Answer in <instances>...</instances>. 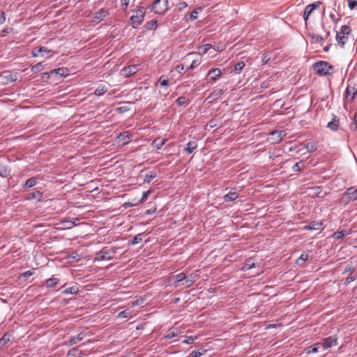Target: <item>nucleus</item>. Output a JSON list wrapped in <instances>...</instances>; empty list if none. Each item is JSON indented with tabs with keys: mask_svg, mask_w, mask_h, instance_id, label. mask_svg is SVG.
I'll return each mask as SVG.
<instances>
[{
	"mask_svg": "<svg viewBox=\"0 0 357 357\" xmlns=\"http://www.w3.org/2000/svg\"><path fill=\"white\" fill-rule=\"evenodd\" d=\"M107 91V87L105 85H100L97 87V89L94 91V94L100 96L103 95L105 92Z\"/></svg>",
	"mask_w": 357,
	"mask_h": 357,
	"instance_id": "7c9ffc66",
	"label": "nucleus"
},
{
	"mask_svg": "<svg viewBox=\"0 0 357 357\" xmlns=\"http://www.w3.org/2000/svg\"><path fill=\"white\" fill-rule=\"evenodd\" d=\"M61 224L64 227L65 229L73 228V225L71 223V220H64L61 222Z\"/></svg>",
	"mask_w": 357,
	"mask_h": 357,
	"instance_id": "3c124183",
	"label": "nucleus"
},
{
	"mask_svg": "<svg viewBox=\"0 0 357 357\" xmlns=\"http://www.w3.org/2000/svg\"><path fill=\"white\" fill-rule=\"evenodd\" d=\"M59 282V280L56 278H51L45 280L44 284L47 288H52L55 287Z\"/></svg>",
	"mask_w": 357,
	"mask_h": 357,
	"instance_id": "5701e85b",
	"label": "nucleus"
},
{
	"mask_svg": "<svg viewBox=\"0 0 357 357\" xmlns=\"http://www.w3.org/2000/svg\"><path fill=\"white\" fill-rule=\"evenodd\" d=\"M155 178V174L149 173L146 174L144 176V181L146 183L151 182Z\"/></svg>",
	"mask_w": 357,
	"mask_h": 357,
	"instance_id": "de8ad7c7",
	"label": "nucleus"
},
{
	"mask_svg": "<svg viewBox=\"0 0 357 357\" xmlns=\"http://www.w3.org/2000/svg\"><path fill=\"white\" fill-rule=\"evenodd\" d=\"M354 268L351 266H347L343 271V273H350V274L354 273Z\"/></svg>",
	"mask_w": 357,
	"mask_h": 357,
	"instance_id": "052dcab7",
	"label": "nucleus"
},
{
	"mask_svg": "<svg viewBox=\"0 0 357 357\" xmlns=\"http://www.w3.org/2000/svg\"><path fill=\"white\" fill-rule=\"evenodd\" d=\"M33 275V273L31 271H27L24 273H23L22 276L25 279H27L29 277Z\"/></svg>",
	"mask_w": 357,
	"mask_h": 357,
	"instance_id": "338daca9",
	"label": "nucleus"
},
{
	"mask_svg": "<svg viewBox=\"0 0 357 357\" xmlns=\"http://www.w3.org/2000/svg\"><path fill=\"white\" fill-rule=\"evenodd\" d=\"M321 347V345H317V343L312 346L310 350L307 351L308 354L317 353L319 349Z\"/></svg>",
	"mask_w": 357,
	"mask_h": 357,
	"instance_id": "5fc2aeb1",
	"label": "nucleus"
},
{
	"mask_svg": "<svg viewBox=\"0 0 357 357\" xmlns=\"http://www.w3.org/2000/svg\"><path fill=\"white\" fill-rule=\"evenodd\" d=\"M132 137V135L130 132L125 131L118 135V139L123 142V144H126L131 140Z\"/></svg>",
	"mask_w": 357,
	"mask_h": 357,
	"instance_id": "4468645a",
	"label": "nucleus"
},
{
	"mask_svg": "<svg viewBox=\"0 0 357 357\" xmlns=\"http://www.w3.org/2000/svg\"><path fill=\"white\" fill-rule=\"evenodd\" d=\"M212 47V45L206 44L199 47V51L201 54H205Z\"/></svg>",
	"mask_w": 357,
	"mask_h": 357,
	"instance_id": "37998d69",
	"label": "nucleus"
},
{
	"mask_svg": "<svg viewBox=\"0 0 357 357\" xmlns=\"http://www.w3.org/2000/svg\"><path fill=\"white\" fill-rule=\"evenodd\" d=\"M321 192V188L320 186L312 187L310 189L309 195L311 197H318Z\"/></svg>",
	"mask_w": 357,
	"mask_h": 357,
	"instance_id": "c756f323",
	"label": "nucleus"
},
{
	"mask_svg": "<svg viewBox=\"0 0 357 357\" xmlns=\"http://www.w3.org/2000/svg\"><path fill=\"white\" fill-rule=\"evenodd\" d=\"M119 318H130V313L128 310H123L119 312L118 314Z\"/></svg>",
	"mask_w": 357,
	"mask_h": 357,
	"instance_id": "603ef678",
	"label": "nucleus"
},
{
	"mask_svg": "<svg viewBox=\"0 0 357 357\" xmlns=\"http://www.w3.org/2000/svg\"><path fill=\"white\" fill-rule=\"evenodd\" d=\"M130 108L127 105L121 106L115 109V111L119 114H123L125 112H128Z\"/></svg>",
	"mask_w": 357,
	"mask_h": 357,
	"instance_id": "c03bdc74",
	"label": "nucleus"
},
{
	"mask_svg": "<svg viewBox=\"0 0 357 357\" xmlns=\"http://www.w3.org/2000/svg\"><path fill=\"white\" fill-rule=\"evenodd\" d=\"M165 140L163 139H156L153 141V145L154 147L157 148L158 149H160L162 146L165 144Z\"/></svg>",
	"mask_w": 357,
	"mask_h": 357,
	"instance_id": "e433bc0d",
	"label": "nucleus"
},
{
	"mask_svg": "<svg viewBox=\"0 0 357 357\" xmlns=\"http://www.w3.org/2000/svg\"><path fill=\"white\" fill-rule=\"evenodd\" d=\"M144 14L145 12L143 8L135 11V15H132L130 17L131 24L133 28H137L142 23L144 18Z\"/></svg>",
	"mask_w": 357,
	"mask_h": 357,
	"instance_id": "20e7f679",
	"label": "nucleus"
},
{
	"mask_svg": "<svg viewBox=\"0 0 357 357\" xmlns=\"http://www.w3.org/2000/svg\"><path fill=\"white\" fill-rule=\"evenodd\" d=\"M175 102L178 106L184 107H187L190 103L189 100L185 96L178 97Z\"/></svg>",
	"mask_w": 357,
	"mask_h": 357,
	"instance_id": "393cba45",
	"label": "nucleus"
},
{
	"mask_svg": "<svg viewBox=\"0 0 357 357\" xmlns=\"http://www.w3.org/2000/svg\"><path fill=\"white\" fill-rule=\"evenodd\" d=\"M169 0H155L151 6V10L156 14H164L168 9Z\"/></svg>",
	"mask_w": 357,
	"mask_h": 357,
	"instance_id": "f03ea898",
	"label": "nucleus"
},
{
	"mask_svg": "<svg viewBox=\"0 0 357 357\" xmlns=\"http://www.w3.org/2000/svg\"><path fill=\"white\" fill-rule=\"evenodd\" d=\"M322 228V223L320 222H312L308 225L305 227L307 230H319Z\"/></svg>",
	"mask_w": 357,
	"mask_h": 357,
	"instance_id": "412c9836",
	"label": "nucleus"
},
{
	"mask_svg": "<svg viewBox=\"0 0 357 357\" xmlns=\"http://www.w3.org/2000/svg\"><path fill=\"white\" fill-rule=\"evenodd\" d=\"M158 82L161 86H164L165 88H168L169 85V79L165 76H161L158 80Z\"/></svg>",
	"mask_w": 357,
	"mask_h": 357,
	"instance_id": "c9c22d12",
	"label": "nucleus"
},
{
	"mask_svg": "<svg viewBox=\"0 0 357 357\" xmlns=\"http://www.w3.org/2000/svg\"><path fill=\"white\" fill-rule=\"evenodd\" d=\"M308 36L310 37L312 43H319L324 40L322 36L313 33H309Z\"/></svg>",
	"mask_w": 357,
	"mask_h": 357,
	"instance_id": "f704fd0d",
	"label": "nucleus"
},
{
	"mask_svg": "<svg viewBox=\"0 0 357 357\" xmlns=\"http://www.w3.org/2000/svg\"><path fill=\"white\" fill-rule=\"evenodd\" d=\"M321 5L320 1H315L311 4L307 5L304 10V15L310 16L314 10L318 8Z\"/></svg>",
	"mask_w": 357,
	"mask_h": 357,
	"instance_id": "ddd939ff",
	"label": "nucleus"
},
{
	"mask_svg": "<svg viewBox=\"0 0 357 357\" xmlns=\"http://www.w3.org/2000/svg\"><path fill=\"white\" fill-rule=\"evenodd\" d=\"M38 176H33L28 178L23 185V188L28 189L35 186L38 183Z\"/></svg>",
	"mask_w": 357,
	"mask_h": 357,
	"instance_id": "dca6fc26",
	"label": "nucleus"
},
{
	"mask_svg": "<svg viewBox=\"0 0 357 357\" xmlns=\"http://www.w3.org/2000/svg\"><path fill=\"white\" fill-rule=\"evenodd\" d=\"M206 350H204L203 351H193L190 353V357H200Z\"/></svg>",
	"mask_w": 357,
	"mask_h": 357,
	"instance_id": "6e6d98bb",
	"label": "nucleus"
},
{
	"mask_svg": "<svg viewBox=\"0 0 357 357\" xmlns=\"http://www.w3.org/2000/svg\"><path fill=\"white\" fill-rule=\"evenodd\" d=\"M39 50L41 52V56H44L45 54L49 53L51 51L45 47H39Z\"/></svg>",
	"mask_w": 357,
	"mask_h": 357,
	"instance_id": "e2e57ef3",
	"label": "nucleus"
},
{
	"mask_svg": "<svg viewBox=\"0 0 357 357\" xmlns=\"http://www.w3.org/2000/svg\"><path fill=\"white\" fill-rule=\"evenodd\" d=\"M245 66V64L243 61L238 62L234 65V68L231 72H233L236 74H239L241 72V70L243 69Z\"/></svg>",
	"mask_w": 357,
	"mask_h": 357,
	"instance_id": "bb28decb",
	"label": "nucleus"
},
{
	"mask_svg": "<svg viewBox=\"0 0 357 357\" xmlns=\"http://www.w3.org/2000/svg\"><path fill=\"white\" fill-rule=\"evenodd\" d=\"M175 281V285L176 287L183 285L182 283L184 282V279L185 278V274L184 273H180L177 275H172L171 277Z\"/></svg>",
	"mask_w": 357,
	"mask_h": 357,
	"instance_id": "a211bd4d",
	"label": "nucleus"
},
{
	"mask_svg": "<svg viewBox=\"0 0 357 357\" xmlns=\"http://www.w3.org/2000/svg\"><path fill=\"white\" fill-rule=\"evenodd\" d=\"M197 339V336H188L183 341V343L191 344Z\"/></svg>",
	"mask_w": 357,
	"mask_h": 357,
	"instance_id": "a18cd8bd",
	"label": "nucleus"
},
{
	"mask_svg": "<svg viewBox=\"0 0 357 357\" xmlns=\"http://www.w3.org/2000/svg\"><path fill=\"white\" fill-rule=\"evenodd\" d=\"M146 234L144 232H142V233H139L138 234H137L133 238L132 241H130L129 243H128V245H135L136 244H138L140 242L142 241L143 238L146 236Z\"/></svg>",
	"mask_w": 357,
	"mask_h": 357,
	"instance_id": "6ab92c4d",
	"label": "nucleus"
},
{
	"mask_svg": "<svg viewBox=\"0 0 357 357\" xmlns=\"http://www.w3.org/2000/svg\"><path fill=\"white\" fill-rule=\"evenodd\" d=\"M85 337V335L83 333H80L77 334V335L72 336L70 338V343L71 345L75 344L79 342H81Z\"/></svg>",
	"mask_w": 357,
	"mask_h": 357,
	"instance_id": "4be33fe9",
	"label": "nucleus"
},
{
	"mask_svg": "<svg viewBox=\"0 0 357 357\" xmlns=\"http://www.w3.org/2000/svg\"><path fill=\"white\" fill-rule=\"evenodd\" d=\"M188 7V3L185 1L181 2L178 3L179 10H182Z\"/></svg>",
	"mask_w": 357,
	"mask_h": 357,
	"instance_id": "774afa93",
	"label": "nucleus"
},
{
	"mask_svg": "<svg viewBox=\"0 0 357 357\" xmlns=\"http://www.w3.org/2000/svg\"><path fill=\"white\" fill-rule=\"evenodd\" d=\"M339 119H336V117L335 116L332 121H331L330 122L328 123V125H327V127L333 130V131H335L337 130L338 128V126H339Z\"/></svg>",
	"mask_w": 357,
	"mask_h": 357,
	"instance_id": "b1692460",
	"label": "nucleus"
},
{
	"mask_svg": "<svg viewBox=\"0 0 357 357\" xmlns=\"http://www.w3.org/2000/svg\"><path fill=\"white\" fill-rule=\"evenodd\" d=\"M10 341V335L5 333L3 337L0 339V343L2 346L6 344Z\"/></svg>",
	"mask_w": 357,
	"mask_h": 357,
	"instance_id": "49530a36",
	"label": "nucleus"
},
{
	"mask_svg": "<svg viewBox=\"0 0 357 357\" xmlns=\"http://www.w3.org/2000/svg\"><path fill=\"white\" fill-rule=\"evenodd\" d=\"M199 271L197 270L193 273H191L189 275H185L184 282L182 283L184 287H190L194 282L199 278Z\"/></svg>",
	"mask_w": 357,
	"mask_h": 357,
	"instance_id": "0eeeda50",
	"label": "nucleus"
},
{
	"mask_svg": "<svg viewBox=\"0 0 357 357\" xmlns=\"http://www.w3.org/2000/svg\"><path fill=\"white\" fill-rule=\"evenodd\" d=\"M79 289L77 286L75 285L70 287H68L62 291V294H76L78 292Z\"/></svg>",
	"mask_w": 357,
	"mask_h": 357,
	"instance_id": "cd10ccee",
	"label": "nucleus"
},
{
	"mask_svg": "<svg viewBox=\"0 0 357 357\" xmlns=\"http://www.w3.org/2000/svg\"><path fill=\"white\" fill-rule=\"evenodd\" d=\"M309 259L308 254L303 253L297 259V264L302 266L304 262H305Z\"/></svg>",
	"mask_w": 357,
	"mask_h": 357,
	"instance_id": "a19ab883",
	"label": "nucleus"
},
{
	"mask_svg": "<svg viewBox=\"0 0 357 357\" xmlns=\"http://www.w3.org/2000/svg\"><path fill=\"white\" fill-rule=\"evenodd\" d=\"M313 68L317 74L321 75H326L331 73L330 71L333 68V67L326 61H320L315 62L313 64Z\"/></svg>",
	"mask_w": 357,
	"mask_h": 357,
	"instance_id": "f257e3e1",
	"label": "nucleus"
},
{
	"mask_svg": "<svg viewBox=\"0 0 357 357\" xmlns=\"http://www.w3.org/2000/svg\"><path fill=\"white\" fill-rule=\"evenodd\" d=\"M222 75V70L218 68H212L207 73L206 77H209V79L215 82Z\"/></svg>",
	"mask_w": 357,
	"mask_h": 357,
	"instance_id": "9d476101",
	"label": "nucleus"
},
{
	"mask_svg": "<svg viewBox=\"0 0 357 357\" xmlns=\"http://www.w3.org/2000/svg\"><path fill=\"white\" fill-rule=\"evenodd\" d=\"M357 199V189L354 188H349L342 195L341 197V203L347 204L351 201Z\"/></svg>",
	"mask_w": 357,
	"mask_h": 357,
	"instance_id": "7ed1b4c3",
	"label": "nucleus"
},
{
	"mask_svg": "<svg viewBox=\"0 0 357 357\" xmlns=\"http://www.w3.org/2000/svg\"><path fill=\"white\" fill-rule=\"evenodd\" d=\"M156 210H157L156 207H153L151 208L147 209L145 211V214L146 215H153L156 212Z\"/></svg>",
	"mask_w": 357,
	"mask_h": 357,
	"instance_id": "0e129e2a",
	"label": "nucleus"
},
{
	"mask_svg": "<svg viewBox=\"0 0 357 357\" xmlns=\"http://www.w3.org/2000/svg\"><path fill=\"white\" fill-rule=\"evenodd\" d=\"M199 65V63L198 62V61L197 60H194L192 62V63L190 64V66L186 68V70L195 69Z\"/></svg>",
	"mask_w": 357,
	"mask_h": 357,
	"instance_id": "13d9d810",
	"label": "nucleus"
},
{
	"mask_svg": "<svg viewBox=\"0 0 357 357\" xmlns=\"http://www.w3.org/2000/svg\"><path fill=\"white\" fill-rule=\"evenodd\" d=\"M26 200L36 199L38 202H41L43 199V192L38 188H34L31 192L27 194L25 197Z\"/></svg>",
	"mask_w": 357,
	"mask_h": 357,
	"instance_id": "6e6552de",
	"label": "nucleus"
},
{
	"mask_svg": "<svg viewBox=\"0 0 357 357\" xmlns=\"http://www.w3.org/2000/svg\"><path fill=\"white\" fill-rule=\"evenodd\" d=\"M337 344V338L335 335H331L323 340L322 342L317 343L321 345L324 350L328 349Z\"/></svg>",
	"mask_w": 357,
	"mask_h": 357,
	"instance_id": "423d86ee",
	"label": "nucleus"
},
{
	"mask_svg": "<svg viewBox=\"0 0 357 357\" xmlns=\"http://www.w3.org/2000/svg\"><path fill=\"white\" fill-rule=\"evenodd\" d=\"M357 93V86L356 85H348L345 91V98L349 101H352Z\"/></svg>",
	"mask_w": 357,
	"mask_h": 357,
	"instance_id": "1a4fd4ad",
	"label": "nucleus"
},
{
	"mask_svg": "<svg viewBox=\"0 0 357 357\" xmlns=\"http://www.w3.org/2000/svg\"><path fill=\"white\" fill-rule=\"evenodd\" d=\"M348 7L351 10H354L357 8V0H348Z\"/></svg>",
	"mask_w": 357,
	"mask_h": 357,
	"instance_id": "864d4df0",
	"label": "nucleus"
},
{
	"mask_svg": "<svg viewBox=\"0 0 357 357\" xmlns=\"http://www.w3.org/2000/svg\"><path fill=\"white\" fill-rule=\"evenodd\" d=\"M144 26L148 30H155L157 28V20L149 21L145 24Z\"/></svg>",
	"mask_w": 357,
	"mask_h": 357,
	"instance_id": "473e14b6",
	"label": "nucleus"
},
{
	"mask_svg": "<svg viewBox=\"0 0 357 357\" xmlns=\"http://www.w3.org/2000/svg\"><path fill=\"white\" fill-rule=\"evenodd\" d=\"M357 279L356 275H354L353 273L349 274V275L345 279L344 284L348 285L351 282L356 280Z\"/></svg>",
	"mask_w": 357,
	"mask_h": 357,
	"instance_id": "8fccbe9b",
	"label": "nucleus"
},
{
	"mask_svg": "<svg viewBox=\"0 0 357 357\" xmlns=\"http://www.w3.org/2000/svg\"><path fill=\"white\" fill-rule=\"evenodd\" d=\"M138 71V66L137 65H132L124 68L122 70L123 75L128 77L135 74Z\"/></svg>",
	"mask_w": 357,
	"mask_h": 357,
	"instance_id": "f8f14e48",
	"label": "nucleus"
},
{
	"mask_svg": "<svg viewBox=\"0 0 357 357\" xmlns=\"http://www.w3.org/2000/svg\"><path fill=\"white\" fill-rule=\"evenodd\" d=\"M197 147V146L195 142H190L187 144L184 150L188 153H192Z\"/></svg>",
	"mask_w": 357,
	"mask_h": 357,
	"instance_id": "c85d7f7f",
	"label": "nucleus"
},
{
	"mask_svg": "<svg viewBox=\"0 0 357 357\" xmlns=\"http://www.w3.org/2000/svg\"><path fill=\"white\" fill-rule=\"evenodd\" d=\"M238 197V193L235 188H233L224 196L223 199L225 202H230L236 200Z\"/></svg>",
	"mask_w": 357,
	"mask_h": 357,
	"instance_id": "9b49d317",
	"label": "nucleus"
},
{
	"mask_svg": "<svg viewBox=\"0 0 357 357\" xmlns=\"http://www.w3.org/2000/svg\"><path fill=\"white\" fill-rule=\"evenodd\" d=\"M351 30L349 25H343L341 26L340 31H337V33L349 36L351 33Z\"/></svg>",
	"mask_w": 357,
	"mask_h": 357,
	"instance_id": "72a5a7b5",
	"label": "nucleus"
},
{
	"mask_svg": "<svg viewBox=\"0 0 357 357\" xmlns=\"http://www.w3.org/2000/svg\"><path fill=\"white\" fill-rule=\"evenodd\" d=\"M110 14V9L107 8H102L96 11L93 16L92 21L96 24L104 20Z\"/></svg>",
	"mask_w": 357,
	"mask_h": 357,
	"instance_id": "39448f33",
	"label": "nucleus"
},
{
	"mask_svg": "<svg viewBox=\"0 0 357 357\" xmlns=\"http://www.w3.org/2000/svg\"><path fill=\"white\" fill-rule=\"evenodd\" d=\"M10 171L6 165L0 162V176L6 178L9 175Z\"/></svg>",
	"mask_w": 357,
	"mask_h": 357,
	"instance_id": "2f4dec72",
	"label": "nucleus"
},
{
	"mask_svg": "<svg viewBox=\"0 0 357 357\" xmlns=\"http://www.w3.org/2000/svg\"><path fill=\"white\" fill-rule=\"evenodd\" d=\"M6 75L4 77L6 78H7L8 80H10L12 82H14L17 81V74L13 75V74L9 73H6Z\"/></svg>",
	"mask_w": 357,
	"mask_h": 357,
	"instance_id": "09e8293b",
	"label": "nucleus"
},
{
	"mask_svg": "<svg viewBox=\"0 0 357 357\" xmlns=\"http://www.w3.org/2000/svg\"><path fill=\"white\" fill-rule=\"evenodd\" d=\"M43 68H44V66H43V63L41 62L38 63L31 67V72H33V73H37L40 71H42L43 70Z\"/></svg>",
	"mask_w": 357,
	"mask_h": 357,
	"instance_id": "ea45409f",
	"label": "nucleus"
},
{
	"mask_svg": "<svg viewBox=\"0 0 357 357\" xmlns=\"http://www.w3.org/2000/svg\"><path fill=\"white\" fill-rule=\"evenodd\" d=\"M113 258L110 252H104L100 251L97 254V256L96 257V260L102 261V260H111Z\"/></svg>",
	"mask_w": 357,
	"mask_h": 357,
	"instance_id": "2eb2a0df",
	"label": "nucleus"
},
{
	"mask_svg": "<svg viewBox=\"0 0 357 357\" xmlns=\"http://www.w3.org/2000/svg\"><path fill=\"white\" fill-rule=\"evenodd\" d=\"M41 52L39 50V47H36L33 49L32 50V54L34 57H38L40 55Z\"/></svg>",
	"mask_w": 357,
	"mask_h": 357,
	"instance_id": "bf43d9fd",
	"label": "nucleus"
},
{
	"mask_svg": "<svg viewBox=\"0 0 357 357\" xmlns=\"http://www.w3.org/2000/svg\"><path fill=\"white\" fill-rule=\"evenodd\" d=\"M151 193V190H149L146 192H143V195H142V197L140 199V203H143L144 202L147 197H149V195Z\"/></svg>",
	"mask_w": 357,
	"mask_h": 357,
	"instance_id": "4d7b16f0",
	"label": "nucleus"
},
{
	"mask_svg": "<svg viewBox=\"0 0 357 357\" xmlns=\"http://www.w3.org/2000/svg\"><path fill=\"white\" fill-rule=\"evenodd\" d=\"M348 36L347 35H343L340 33H336V40L337 42L338 45H340L341 47H344V45L348 41Z\"/></svg>",
	"mask_w": 357,
	"mask_h": 357,
	"instance_id": "f3484780",
	"label": "nucleus"
},
{
	"mask_svg": "<svg viewBox=\"0 0 357 357\" xmlns=\"http://www.w3.org/2000/svg\"><path fill=\"white\" fill-rule=\"evenodd\" d=\"M197 14H198V12L197 11V10H194L191 13H190V20L191 21H194L197 18Z\"/></svg>",
	"mask_w": 357,
	"mask_h": 357,
	"instance_id": "680f3d73",
	"label": "nucleus"
},
{
	"mask_svg": "<svg viewBox=\"0 0 357 357\" xmlns=\"http://www.w3.org/2000/svg\"><path fill=\"white\" fill-rule=\"evenodd\" d=\"M6 21V15L3 11L0 13V25L3 24Z\"/></svg>",
	"mask_w": 357,
	"mask_h": 357,
	"instance_id": "69168bd1",
	"label": "nucleus"
},
{
	"mask_svg": "<svg viewBox=\"0 0 357 357\" xmlns=\"http://www.w3.org/2000/svg\"><path fill=\"white\" fill-rule=\"evenodd\" d=\"M305 148L309 153H312L317 149V146L314 142H309L305 144Z\"/></svg>",
	"mask_w": 357,
	"mask_h": 357,
	"instance_id": "4c0bfd02",
	"label": "nucleus"
},
{
	"mask_svg": "<svg viewBox=\"0 0 357 357\" xmlns=\"http://www.w3.org/2000/svg\"><path fill=\"white\" fill-rule=\"evenodd\" d=\"M348 233H346L344 231H337L333 234V237L336 239H342Z\"/></svg>",
	"mask_w": 357,
	"mask_h": 357,
	"instance_id": "79ce46f5",
	"label": "nucleus"
},
{
	"mask_svg": "<svg viewBox=\"0 0 357 357\" xmlns=\"http://www.w3.org/2000/svg\"><path fill=\"white\" fill-rule=\"evenodd\" d=\"M179 333H181V331L177 328H173L167 333L165 337L169 340L178 336Z\"/></svg>",
	"mask_w": 357,
	"mask_h": 357,
	"instance_id": "a878e982",
	"label": "nucleus"
},
{
	"mask_svg": "<svg viewBox=\"0 0 357 357\" xmlns=\"http://www.w3.org/2000/svg\"><path fill=\"white\" fill-rule=\"evenodd\" d=\"M50 74L51 75H59L60 77H65V76L68 75V69L66 68H59L53 69L50 71Z\"/></svg>",
	"mask_w": 357,
	"mask_h": 357,
	"instance_id": "aec40b11",
	"label": "nucleus"
},
{
	"mask_svg": "<svg viewBox=\"0 0 357 357\" xmlns=\"http://www.w3.org/2000/svg\"><path fill=\"white\" fill-rule=\"evenodd\" d=\"M305 167V162L301 160L298 162H296L293 167L292 169L294 172H299L302 170Z\"/></svg>",
	"mask_w": 357,
	"mask_h": 357,
	"instance_id": "58836bf2",
	"label": "nucleus"
}]
</instances>
